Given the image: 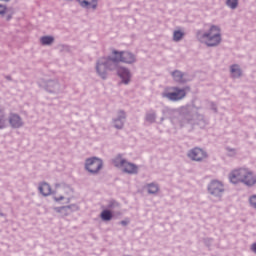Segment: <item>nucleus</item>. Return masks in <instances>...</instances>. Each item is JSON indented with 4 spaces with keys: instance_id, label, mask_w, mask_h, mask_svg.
<instances>
[{
    "instance_id": "obj_17",
    "label": "nucleus",
    "mask_w": 256,
    "mask_h": 256,
    "mask_svg": "<svg viewBox=\"0 0 256 256\" xmlns=\"http://www.w3.org/2000/svg\"><path fill=\"white\" fill-rule=\"evenodd\" d=\"M172 77L174 81H177L178 83H183V73H181L180 71L172 72Z\"/></svg>"
},
{
    "instance_id": "obj_19",
    "label": "nucleus",
    "mask_w": 256,
    "mask_h": 256,
    "mask_svg": "<svg viewBox=\"0 0 256 256\" xmlns=\"http://www.w3.org/2000/svg\"><path fill=\"white\" fill-rule=\"evenodd\" d=\"M40 41L42 45H51L55 39L52 36H43Z\"/></svg>"
},
{
    "instance_id": "obj_22",
    "label": "nucleus",
    "mask_w": 256,
    "mask_h": 256,
    "mask_svg": "<svg viewBox=\"0 0 256 256\" xmlns=\"http://www.w3.org/2000/svg\"><path fill=\"white\" fill-rule=\"evenodd\" d=\"M227 5L231 9H236L237 5H238V2H237V0H227Z\"/></svg>"
},
{
    "instance_id": "obj_16",
    "label": "nucleus",
    "mask_w": 256,
    "mask_h": 256,
    "mask_svg": "<svg viewBox=\"0 0 256 256\" xmlns=\"http://www.w3.org/2000/svg\"><path fill=\"white\" fill-rule=\"evenodd\" d=\"M120 113H121V117L114 121L116 129H123V120L121 119H125V112H120Z\"/></svg>"
},
{
    "instance_id": "obj_23",
    "label": "nucleus",
    "mask_w": 256,
    "mask_h": 256,
    "mask_svg": "<svg viewBox=\"0 0 256 256\" xmlns=\"http://www.w3.org/2000/svg\"><path fill=\"white\" fill-rule=\"evenodd\" d=\"M249 203L251 205V207H253L254 209H256V195H252L249 198Z\"/></svg>"
},
{
    "instance_id": "obj_9",
    "label": "nucleus",
    "mask_w": 256,
    "mask_h": 256,
    "mask_svg": "<svg viewBox=\"0 0 256 256\" xmlns=\"http://www.w3.org/2000/svg\"><path fill=\"white\" fill-rule=\"evenodd\" d=\"M242 183H244V185H247L248 187H253V185H256V175L253 171H251V169L247 168Z\"/></svg>"
},
{
    "instance_id": "obj_25",
    "label": "nucleus",
    "mask_w": 256,
    "mask_h": 256,
    "mask_svg": "<svg viewBox=\"0 0 256 256\" xmlns=\"http://www.w3.org/2000/svg\"><path fill=\"white\" fill-rule=\"evenodd\" d=\"M64 197L63 196H54L55 201H63Z\"/></svg>"
},
{
    "instance_id": "obj_3",
    "label": "nucleus",
    "mask_w": 256,
    "mask_h": 256,
    "mask_svg": "<svg viewBox=\"0 0 256 256\" xmlns=\"http://www.w3.org/2000/svg\"><path fill=\"white\" fill-rule=\"evenodd\" d=\"M187 91H189V88L181 89L178 87H172V88H168V91L164 92L162 96L166 97V99H169L170 101H181V99H185V96L187 95Z\"/></svg>"
},
{
    "instance_id": "obj_21",
    "label": "nucleus",
    "mask_w": 256,
    "mask_h": 256,
    "mask_svg": "<svg viewBox=\"0 0 256 256\" xmlns=\"http://www.w3.org/2000/svg\"><path fill=\"white\" fill-rule=\"evenodd\" d=\"M159 191V186H157L156 184H149L148 185V193H151V194H155Z\"/></svg>"
},
{
    "instance_id": "obj_1",
    "label": "nucleus",
    "mask_w": 256,
    "mask_h": 256,
    "mask_svg": "<svg viewBox=\"0 0 256 256\" xmlns=\"http://www.w3.org/2000/svg\"><path fill=\"white\" fill-rule=\"evenodd\" d=\"M135 55L131 52L123 51L119 52L114 50L112 52V58H100L96 65V71L102 79H107L108 71L113 69V63H135Z\"/></svg>"
},
{
    "instance_id": "obj_27",
    "label": "nucleus",
    "mask_w": 256,
    "mask_h": 256,
    "mask_svg": "<svg viewBox=\"0 0 256 256\" xmlns=\"http://www.w3.org/2000/svg\"><path fill=\"white\" fill-rule=\"evenodd\" d=\"M114 205H117L115 201L110 202V204L108 205L109 209H113Z\"/></svg>"
},
{
    "instance_id": "obj_15",
    "label": "nucleus",
    "mask_w": 256,
    "mask_h": 256,
    "mask_svg": "<svg viewBox=\"0 0 256 256\" xmlns=\"http://www.w3.org/2000/svg\"><path fill=\"white\" fill-rule=\"evenodd\" d=\"M5 127H7V117L5 111L0 108V129H5Z\"/></svg>"
},
{
    "instance_id": "obj_2",
    "label": "nucleus",
    "mask_w": 256,
    "mask_h": 256,
    "mask_svg": "<svg viewBox=\"0 0 256 256\" xmlns=\"http://www.w3.org/2000/svg\"><path fill=\"white\" fill-rule=\"evenodd\" d=\"M202 37L208 47H215L221 43V28L212 25Z\"/></svg>"
},
{
    "instance_id": "obj_18",
    "label": "nucleus",
    "mask_w": 256,
    "mask_h": 256,
    "mask_svg": "<svg viewBox=\"0 0 256 256\" xmlns=\"http://www.w3.org/2000/svg\"><path fill=\"white\" fill-rule=\"evenodd\" d=\"M231 74L233 77H241V69L237 65L231 66Z\"/></svg>"
},
{
    "instance_id": "obj_11",
    "label": "nucleus",
    "mask_w": 256,
    "mask_h": 256,
    "mask_svg": "<svg viewBox=\"0 0 256 256\" xmlns=\"http://www.w3.org/2000/svg\"><path fill=\"white\" fill-rule=\"evenodd\" d=\"M78 2L86 9H97V0H78Z\"/></svg>"
},
{
    "instance_id": "obj_6",
    "label": "nucleus",
    "mask_w": 256,
    "mask_h": 256,
    "mask_svg": "<svg viewBox=\"0 0 256 256\" xmlns=\"http://www.w3.org/2000/svg\"><path fill=\"white\" fill-rule=\"evenodd\" d=\"M246 173L247 168L235 169L229 174V180L234 184L243 183Z\"/></svg>"
},
{
    "instance_id": "obj_7",
    "label": "nucleus",
    "mask_w": 256,
    "mask_h": 256,
    "mask_svg": "<svg viewBox=\"0 0 256 256\" xmlns=\"http://www.w3.org/2000/svg\"><path fill=\"white\" fill-rule=\"evenodd\" d=\"M188 157L192 161H203V160L207 159V152H205V150H203L199 147H196V148L191 149L188 152Z\"/></svg>"
},
{
    "instance_id": "obj_13",
    "label": "nucleus",
    "mask_w": 256,
    "mask_h": 256,
    "mask_svg": "<svg viewBox=\"0 0 256 256\" xmlns=\"http://www.w3.org/2000/svg\"><path fill=\"white\" fill-rule=\"evenodd\" d=\"M39 191L41 194H43L45 197H47V195H49L51 193V186L46 182L41 183L39 186Z\"/></svg>"
},
{
    "instance_id": "obj_14",
    "label": "nucleus",
    "mask_w": 256,
    "mask_h": 256,
    "mask_svg": "<svg viewBox=\"0 0 256 256\" xmlns=\"http://www.w3.org/2000/svg\"><path fill=\"white\" fill-rule=\"evenodd\" d=\"M100 217L102 221H111L113 219V212L111 210H103Z\"/></svg>"
},
{
    "instance_id": "obj_29",
    "label": "nucleus",
    "mask_w": 256,
    "mask_h": 256,
    "mask_svg": "<svg viewBox=\"0 0 256 256\" xmlns=\"http://www.w3.org/2000/svg\"><path fill=\"white\" fill-rule=\"evenodd\" d=\"M128 223L129 221H125V220L121 221V225H127Z\"/></svg>"
},
{
    "instance_id": "obj_28",
    "label": "nucleus",
    "mask_w": 256,
    "mask_h": 256,
    "mask_svg": "<svg viewBox=\"0 0 256 256\" xmlns=\"http://www.w3.org/2000/svg\"><path fill=\"white\" fill-rule=\"evenodd\" d=\"M146 119H147V121H151V119H155V116L154 115H152V116L148 115Z\"/></svg>"
},
{
    "instance_id": "obj_8",
    "label": "nucleus",
    "mask_w": 256,
    "mask_h": 256,
    "mask_svg": "<svg viewBox=\"0 0 256 256\" xmlns=\"http://www.w3.org/2000/svg\"><path fill=\"white\" fill-rule=\"evenodd\" d=\"M208 191L211 195H215L216 197H220L222 193L225 191V186L219 180H213L209 186Z\"/></svg>"
},
{
    "instance_id": "obj_12",
    "label": "nucleus",
    "mask_w": 256,
    "mask_h": 256,
    "mask_svg": "<svg viewBox=\"0 0 256 256\" xmlns=\"http://www.w3.org/2000/svg\"><path fill=\"white\" fill-rule=\"evenodd\" d=\"M9 123L12 127L19 128L21 125H23V122L21 121V117L17 114H12L9 118Z\"/></svg>"
},
{
    "instance_id": "obj_26",
    "label": "nucleus",
    "mask_w": 256,
    "mask_h": 256,
    "mask_svg": "<svg viewBox=\"0 0 256 256\" xmlns=\"http://www.w3.org/2000/svg\"><path fill=\"white\" fill-rule=\"evenodd\" d=\"M251 251L256 254V242L251 245Z\"/></svg>"
},
{
    "instance_id": "obj_24",
    "label": "nucleus",
    "mask_w": 256,
    "mask_h": 256,
    "mask_svg": "<svg viewBox=\"0 0 256 256\" xmlns=\"http://www.w3.org/2000/svg\"><path fill=\"white\" fill-rule=\"evenodd\" d=\"M7 13V6L0 4V15Z\"/></svg>"
},
{
    "instance_id": "obj_20",
    "label": "nucleus",
    "mask_w": 256,
    "mask_h": 256,
    "mask_svg": "<svg viewBox=\"0 0 256 256\" xmlns=\"http://www.w3.org/2000/svg\"><path fill=\"white\" fill-rule=\"evenodd\" d=\"M184 35H185V33H183L182 31L176 30V31H174V34H173V40L181 41L183 39Z\"/></svg>"
},
{
    "instance_id": "obj_10",
    "label": "nucleus",
    "mask_w": 256,
    "mask_h": 256,
    "mask_svg": "<svg viewBox=\"0 0 256 256\" xmlns=\"http://www.w3.org/2000/svg\"><path fill=\"white\" fill-rule=\"evenodd\" d=\"M118 75L122 79V82L125 83V85L131 81V73L129 70H127V68H119Z\"/></svg>"
},
{
    "instance_id": "obj_4",
    "label": "nucleus",
    "mask_w": 256,
    "mask_h": 256,
    "mask_svg": "<svg viewBox=\"0 0 256 256\" xmlns=\"http://www.w3.org/2000/svg\"><path fill=\"white\" fill-rule=\"evenodd\" d=\"M113 163L115 167H122L124 173H128L129 175H135L137 171H139V168L137 165L128 162L127 160L123 159L121 156H117L114 160Z\"/></svg>"
},
{
    "instance_id": "obj_5",
    "label": "nucleus",
    "mask_w": 256,
    "mask_h": 256,
    "mask_svg": "<svg viewBox=\"0 0 256 256\" xmlns=\"http://www.w3.org/2000/svg\"><path fill=\"white\" fill-rule=\"evenodd\" d=\"M85 167L89 173H99L103 167V161L99 158H89L86 160Z\"/></svg>"
}]
</instances>
